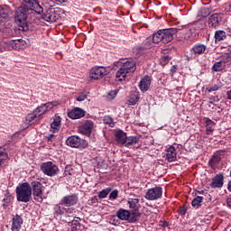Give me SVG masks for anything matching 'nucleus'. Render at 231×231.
Instances as JSON below:
<instances>
[{
    "label": "nucleus",
    "mask_w": 231,
    "mask_h": 231,
    "mask_svg": "<svg viewBox=\"0 0 231 231\" xmlns=\"http://www.w3.org/2000/svg\"><path fill=\"white\" fill-rule=\"evenodd\" d=\"M30 12H35L36 14H42V6L37 2V0H23L21 7H19L15 12L14 20L17 24H19L20 30L26 32L28 30V23H26V19Z\"/></svg>",
    "instance_id": "f257e3e1"
},
{
    "label": "nucleus",
    "mask_w": 231,
    "mask_h": 231,
    "mask_svg": "<svg viewBox=\"0 0 231 231\" xmlns=\"http://www.w3.org/2000/svg\"><path fill=\"white\" fill-rule=\"evenodd\" d=\"M32 186L23 182L16 188V199L21 203H28L32 199Z\"/></svg>",
    "instance_id": "f03ea898"
},
{
    "label": "nucleus",
    "mask_w": 231,
    "mask_h": 231,
    "mask_svg": "<svg viewBox=\"0 0 231 231\" xmlns=\"http://www.w3.org/2000/svg\"><path fill=\"white\" fill-rule=\"evenodd\" d=\"M42 19L47 23H57L60 19L64 10L60 7H50L49 9L42 12Z\"/></svg>",
    "instance_id": "7ed1b4c3"
},
{
    "label": "nucleus",
    "mask_w": 231,
    "mask_h": 231,
    "mask_svg": "<svg viewBox=\"0 0 231 231\" xmlns=\"http://www.w3.org/2000/svg\"><path fill=\"white\" fill-rule=\"evenodd\" d=\"M134 71H136V61L127 60L124 62L121 68L117 70L116 77L117 80L122 82V80H125V77H127L128 73H134Z\"/></svg>",
    "instance_id": "20e7f679"
},
{
    "label": "nucleus",
    "mask_w": 231,
    "mask_h": 231,
    "mask_svg": "<svg viewBox=\"0 0 231 231\" xmlns=\"http://www.w3.org/2000/svg\"><path fill=\"white\" fill-rule=\"evenodd\" d=\"M31 189L32 190V196L34 198V200L38 203H42V183L39 180H33L31 182Z\"/></svg>",
    "instance_id": "39448f33"
},
{
    "label": "nucleus",
    "mask_w": 231,
    "mask_h": 231,
    "mask_svg": "<svg viewBox=\"0 0 231 231\" xmlns=\"http://www.w3.org/2000/svg\"><path fill=\"white\" fill-rule=\"evenodd\" d=\"M41 171L43 172V174H45V176L53 177L59 174V167L57 166V164L51 162L42 163Z\"/></svg>",
    "instance_id": "423d86ee"
},
{
    "label": "nucleus",
    "mask_w": 231,
    "mask_h": 231,
    "mask_svg": "<svg viewBox=\"0 0 231 231\" xmlns=\"http://www.w3.org/2000/svg\"><path fill=\"white\" fill-rule=\"evenodd\" d=\"M66 143L69 147H75L77 149H86V147H88V141L81 139L77 135L69 137Z\"/></svg>",
    "instance_id": "0eeeda50"
},
{
    "label": "nucleus",
    "mask_w": 231,
    "mask_h": 231,
    "mask_svg": "<svg viewBox=\"0 0 231 231\" xmlns=\"http://www.w3.org/2000/svg\"><path fill=\"white\" fill-rule=\"evenodd\" d=\"M163 194V189L162 187H154L149 189L145 193V199L148 201H156V199H160Z\"/></svg>",
    "instance_id": "6e6552de"
},
{
    "label": "nucleus",
    "mask_w": 231,
    "mask_h": 231,
    "mask_svg": "<svg viewBox=\"0 0 231 231\" xmlns=\"http://www.w3.org/2000/svg\"><path fill=\"white\" fill-rule=\"evenodd\" d=\"M107 73L106 67H93L89 72V79H92V80H100V79H104Z\"/></svg>",
    "instance_id": "1a4fd4ad"
},
{
    "label": "nucleus",
    "mask_w": 231,
    "mask_h": 231,
    "mask_svg": "<svg viewBox=\"0 0 231 231\" xmlns=\"http://www.w3.org/2000/svg\"><path fill=\"white\" fill-rule=\"evenodd\" d=\"M162 35V42L164 44H167L174 39V35L178 33L177 28H170V29H163L161 30Z\"/></svg>",
    "instance_id": "9d476101"
},
{
    "label": "nucleus",
    "mask_w": 231,
    "mask_h": 231,
    "mask_svg": "<svg viewBox=\"0 0 231 231\" xmlns=\"http://www.w3.org/2000/svg\"><path fill=\"white\" fill-rule=\"evenodd\" d=\"M55 106H57V104H55L53 102L42 104L40 106H38L37 108H35L34 112L41 118V116H42V115H44L45 113H48V111H51V109H53V107H55Z\"/></svg>",
    "instance_id": "9b49d317"
},
{
    "label": "nucleus",
    "mask_w": 231,
    "mask_h": 231,
    "mask_svg": "<svg viewBox=\"0 0 231 231\" xmlns=\"http://www.w3.org/2000/svg\"><path fill=\"white\" fill-rule=\"evenodd\" d=\"M140 203V199H128V205H129V208H133L134 210V212L133 213L134 217L131 218V222L134 223V221H136L138 219V217H140V213H138V205Z\"/></svg>",
    "instance_id": "f8f14e48"
},
{
    "label": "nucleus",
    "mask_w": 231,
    "mask_h": 231,
    "mask_svg": "<svg viewBox=\"0 0 231 231\" xmlns=\"http://www.w3.org/2000/svg\"><path fill=\"white\" fill-rule=\"evenodd\" d=\"M79 203V197L77 195H68L61 199V205L64 207H73Z\"/></svg>",
    "instance_id": "ddd939ff"
},
{
    "label": "nucleus",
    "mask_w": 231,
    "mask_h": 231,
    "mask_svg": "<svg viewBox=\"0 0 231 231\" xmlns=\"http://www.w3.org/2000/svg\"><path fill=\"white\" fill-rule=\"evenodd\" d=\"M94 124L93 121L91 120H87L85 121L79 127V131L82 134H91V132L93 131V127H94Z\"/></svg>",
    "instance_id": "4468645a"
},
{
    "label": "nucleus",
    "mask_w": 231,
    "mask_h": 231,
    "mask_svg": "<svg viewBox=\"0 0 231 231\" xmlns=\"http://www.w3.org/2000/svg\"><path fill=\"white\" fill-rule=\"evenodd\" d=\"M62 118L60 116H55L53 121L51 123L50 133H59L60 131Z\"/></svg>",
    "instance_id": "2eb2a0df"
},
{
    "label": "nucleus",
    "mask_w": 231,
    "mask_h": 231,
    "mask_svg": "<svg viewBox=\"0 0 231 231\" xmlns=\"http://www.w3.org/2000/svg\"><path fill=\"white\" fill-rule=\"evenodd\" d=\"M222 17L219 14H214L209 16L208 19V26L209 28H217L219 26V23H221Z\"/></svg>",
    "instance_id": "dca6fc26"
},
{
    "label": "nucleus",
    "mask_w": 231,
    "mask_h": 231,
    "mask_svg": "<svg viewBox=\"0 0 231 231\" xmlns=\"http://www.w3.org/2000/svg\"><path fill=\"white\" fill-rule=\"evenodd\" d=\"M151 77L145 76L143 78L139 83V88L143 93H145V91H149V88H151Z\"/></svg>",
    "instance_id": "f3484780"
},
{
    "label": "nucleus",
    "mask_w": 231,
    "mask_h": 231,
    "mask_svg": "<svg viewBox=\"0 0 231 231\" xmlns=\"http://www.w3.org/2000/svg\"><path fill=\"white\" fill-rule=\"evenodd\" d=\"M177 156H178V152H176V148H174V146H170L166 151L167 162H176Z\"/></svg>",
    "instance_id": "a211bd4d"
},
{
    "label": "nucleus",
    "mask_w": 231,
    "mask_h": 231,
    "mask_svg": "<svg viewBox=\"0 0 231 231\" xmlns=\"http://www.w3.org/2000/svg\"><path fill=\"white\" fill-rule=\"evenodd\" d=\"M86 115V112L82 110L81 108H75L68 113L69 118H71L72 120H77L79 118H82Z\"/></svg>",
    "instance_id": "6ab92c4d"
},
{
    "label": "nucleus",
    "mask_w": 231,
    "mask_h": 231,
    "mask_svg": "<svg viewBox=\"0 0 231 231\" xmlns=\"http://www.w3.org/2000/svg\"><path fill=\"white\" fill-rule=\"evenodd\" d=\"M225 180V177L223 174H217L215 176L211 181V187L213 189H221L223 187V181Z\"/></svg>",
    "instance_id": "aec40b11"
},
{
    "label": "nucleus",
    "mask_w": 231,
    "mask_h": 231,
    "mask_svg": "<svg viewBox=\"0 0 231 231\" xmlns=\"http://www.w3.org/2000/svg\"><path fill=\"white\" fill-rule=\"evenodd\" d=\"M116 214L117 219H120L121 221H129V217H131V212L124 208H119Z\"/></svg>",
    "instance_id": "412c9836"
},
{
    "label": "nucleus",
    "mask_w": 231,
    "mask_h": 231,
    "mask_svg": "<svg viewBox=\"0 0 231 231\" xmlns=\"http://www.w3.org/2000/svg\"><path fill=\"white\" fill-rule=\"evenodd\" d=\"M190 51L196 56L203 55V53L207 51V46L205 44L197 43L191 48Z\"/></svg>",
    "instance_id": "4be33fe9"
},
{
    "label": "nucleus",
    "mask_w": 231,
    "mask_h": 231,
    "mask_svg": "<svg viewBox=\"0 0 231 231\" xmlns=\"http://www.w3.org/2000/svg\"><path fill=\"white\" fill-rule=\"evenodd\" d=\"M12 231H20L21 230V225H23V218L21 216L16 215L12 218Z\"/></svg>",
    "instance_id": "5701e85b"
},
{
    "label": "nucleus",
    "mask_w": 231,
    "mask_h": 231,
    "mask_svg": "<svg viewBox=\"0 0 231 231\" xmlns=\"http://www.w3.org/2000/svg\"><path fill=\"white\" fill-rule=\"evenodd\" d=\"M140 100V93L138 91L131 92L127 99L128 106H136Z\"/></svg>",
    "instance_id": "b1692460"
},
{
    "label": "nucleus",
    "mask_w": 231,
    "mask_h": 231,
    "mask_svg": "<svg viewBox=\"0 0 231 231\" xmlns=\"http://www.w3.org/2000/svg\"><path fill=\"white\" fill-rule=\"evenodd\" d=\"M127 134L124 131H118L116 133V142L121 145H125Z\"/></svg>",
    "instance_id": "393cba45"
},
{
    "label": "nucleus",
    "mask_w": 231,
    "mask_h": 231,
    "mask_svg": "<svg viewBox=\"0 0 231 231\" xmlns=\"http://www.w3.org/2000/svg\"><path fill=\"white\" fill-rule=\"evenodd\" d=\"M8 152H6V149L0 148V167H5L6 163H8Z\"/></svg>",
    "instance_id": "a878e982"
},
{
    "label": "nucleus",
    "mask_w": 231,
    "mask_h": 231,
    "mask_svg": "<svg viewBox=\"0 0 231 231\" xmlns=\"http://www.w3.org/2000/svg\"><path fill=\"white\" fill-rule=\"evenodd\" d=\"M9 42L11 50H21L24 45V41L23 40H11Z\"/></svg>",
    "instance_id": "bb28decb"
},
{
    "label": "nucleus",
    "mask_w": 231,
    "mask_h": 231,
    "mask_svg": "<svg viewBox=\"0 0 231 231\" xmlns=\"http://www.w3.org/2000/svg\"><path fill=\"white\" fill-rule=\"evenodd\" d=\"M40 118L38 115L33 111L32 114H29L25 117V122L32 125V124H35L37 122V119Z\"/></svg>",
    "instance_id": "cd10ccee"
},
{
    "label": "nucleus",
    "mask_w": 231,
    "mask_h": 231,
    "mask_svg": "<svg viewBox=\"0 0 231 231\" xmlns=\"http://www.w3.org/2000/svg\"><path fill=\"white\" fill-rule=\"evenodd\" d=\"M225 39H226V32L225 31H216L215 42H220V41H225Z\"/></svg>",
    "instance_id": "c85d7f7f"
},
{
    "label": "nucleus",
    "mask_w": 231,
    "mask_h": 231,
    "mask_svg": "<svg viewBox=\"0 0 231 231\" xmlns=\"http://www.w3.org/2000/svg\"><path fill=\"white\" fill-rule=\"evenodd\" d=\"M205 124H206L207 134H211V133L214 132V125H216V123L211 119L207 118L205 121Z\"/></svg>",
    "instance_id": "c756f323"
},
{
    "label": "nucleus",
    "mask_w": 231,
    "mask_h": 231,
    "mask_svg": "<svg viewBox=\"0 0 231 231\" xmlns=\"http://www.w3.org/2000/svg\"><path fill=\"white\" fill-rule=\"evenodd\" d=\"M139 140H140V138H138V136L126 137L125 145V147H128L129 145H136V143H138Z\"/></svg>",
    "instance_id": "7c9ffc66"
},
{
    "label": "nucleus",
    "mask_w": 231,
    "mask_h": 231,
    "mask_svg": "<svg viewBox=\"0 0 231 231\" xmlns=\"http://www.w3.org/2000/svg\"><path fill=\"white\" fill-rule=\"evenodd\" d=\"M163 42L162 30H159L156 33L152 35V43L158 44V42Z\"/></svg>",
    "instance_id": "2f4dec72"
},
{
    "label": "nucleus",
    "mask_w": 231,
    "mask_h": 231,
    "mask_svg": "<svg viewBox=\"0 0 231 231\" xmlns=\"http://www.w3.org/2000/svg\"><path fill=\"white\" fill-rule=\"evenodd\" d=\"M201 203H203V197L198 196L195 199H193L191 206L194 208H199V207H201Z\"/></svg>",
    "instance_id": "473e14b6"
},
{
    "label": "nucleus",
    "mask_w": 231,
    "mask_h": 231,
    "mask_svg": "<svg viewBox=\"0 0 231 231\" xmlns=\"http://www.w3.org/2000/svg\"><path fill=\"white\" fill-rule=\"evenodd\" d=\"M79 226H80V217H76L72 220L71 230L72 231H78Z\"/></svg>",
    "instance_id": "72a5a7b5"
},
{
    "label": "nucleus",
    "mask_w": 231,
    "mask_h": 231,
    "mask_svg": "<svg viewBox=\"0 0 231 231\" xmlns=\"http://www.w3.org/2000/svg\"><path fill=\"white\" fill-rule=\"evenodd\" d=\"M103 122L108 127H115V121L109 116H105L103 118Z\"/></svg>",
    "instance_id": "f704fd0d"
},
{
    "label": "nucleus",
    "mask_w": 231,
    "mask_h": 231,
    "mask_svg": "<svg viewBox=\"0 0 231 231\" xmlns=\"http://www.w3.org/2000/svg\"><path fill=\"white\" fill-rule=\"evenodd\" d=\"M224 66H225L224 61H218L213 65L212 69L213 71H222Z\"/></svg>",
    "instance_id": "c9c22d12"
},
{
    "label": "nucleus",
    "mask_w": 231,
    "mask_h": 231,
    "mask_svg": "<svg viewBox=\"0 0 231 231\" xmlns=\"http://www.w3.org/2000/svg\"><path fill=\"white\" fill-rule=\"evenodd\" d=\"M88 95H89L88 91L80 92L76 100L78 102H84V100L88 99Z\"/></svg>",
    "instance_id": "e433bc0d"
},
{
    "label": "nucleus",
    "mask_w": 231,
    "mask_h": 231,
    "mask_svg": "<svg viewBox=\"0 0 231 231\" xmlns=\"http://www.w3.org/2000/svg\"><path fill=\"white\" fill-rule=\"evenodd\" d=\"M211 12L212 11H210L208 8L202 7V8H200L199 14L201 15V17H208V15H210Z\"/></svg>",
    "instance_id": "4c0bfd02"
},
{
    "label": "nucleus",
    "mask_w": 231,
    "mask_h": 231,
    "mask_svg": "<svg viewBox=\"0 0 231 231\" xmlns=\"http://www.w3.org/2000/svg\"><path fill=\"white\" fill-rule=\"evenodd\" d=\"M221 162V157H219V155H214L211 160L209 161V165L211 167H214V165H216V163H219Z\"/></svg>",
    "instance_id": "58836bf2"
},
{
    "label": "nucleus",
    "mask_w": 231,
    "mask_h": 231,
    "mask_svg": "<svg viewBox=\"0 0 231 231\" xmlns=\"http://www.w3.org/2000/svg\"><path fill=\"white\" fill-rule=\"evenodd\" d=\"M219 89H221V85L215 84L211 87H208L206 91H208V93H213V91H218Z\"/></svg>",
    "instance_id": "ea45409f"
},
{
    "label": "nucleus",
    "mask_w": 231,
    "mask_h": 231,
    "mask_svg": "<svg viewBox=\"0 0 231 231\" xmlns=\"http://www.w3.org/2000/svg\"><path fill=\"white\" fill-rule=\"evenodd\" d=\"M109 192H111V189H105L99 192L98 198L100 199H104V198H107V194H109Z\"/></svg>",
    "instance_id": "a19ab883"
},
{
    "label": "nucleus",
    "mask_w": 231,
    "mask_h": 231,
    "mask_svg": "<svg viewBox=\"0 0 231 231\" xmlns=\"http://www.w3.org/2000/svg\"><path fill=\"white\" fill-rule=\"evenodd\" d=\"M5 8L6 5H0V18L2 19H6V17H8Z\"/></svg>",
    "instance_id": "79ce46f5"
},
{
    "label": "nucleus",
    "mask_w": 231,
    "mask_h": 231,
    "mask_svg": "<svg viewBox=\"0 0 231 231\" xmlns=\"http://www.w3.org/2000/svg\"><path fill=\"white\" fill-rule=\"evenodd\" d=\"M118 217L116 216H112L110 218H109V224L110 225H114L115 226L120 225V220H118V218H116Z\"/></svg>",
    "instance_id": "37998d69"
},
{
    "label": "nucleus",
    "mask_w": 231,
    "mask_h": 231,
    "mask_svg": "<svg viewBox=\"0 0 231 231\" xmlns=\"http://www.w3.org/2000/svg\"><path fill=\"white\" fill-rule=\"evenodd\" d=\"M2 48H4L5 51H12V46L10 45V41L2 43Z\"/></svg>",
    "instance_id": "c03bdc74"
},
{
    "label": "nucleus",
    "mask_w": 231,
    "mask_h": 231,
    "mask_svg": "<svg viewBox=\"0 0 231 231\" xmlns=\"http://www.w3.org/2000/svg\"><path fill=\"white\" fill-rule=\"evenodd\" d=\"M116 95H118V90H112L108 93V100H113L116 97Z\"/></svg>",
    "instance_id": "a18cd8bd"
},
{
    "label": "nucleus",
    "mask_w": 231,
    "mask_h": 231,
    "mask_svg": "<svg viewBox=\"0 0 231 231\" xmlns=\"http://www.w3.org/2000/svg\"><path fill=\"white\" fill-rule=\"evenodd\" d=\"M116 198H118V190L117 189H114L110 195H109V199H116Z\"/></svg>",
    "instance_id": "49530a36"
},
{
    "label": "nucleus",
    "mask_w": 231,
    "mask_h": 231,
    "mask_svg": "<svg viewBox=\"0 0 231 231\" xmlns=\"http://www.w3.org/2000/svg\"><path fill=\"white\" fill-rule=\"evenodd\" d=\"M64 210H65V209H62V208H60V206H56V207H55V212H56V214H59L60 216H62V214H64Z\"/></svg>",
    "instance_id": "de8ad7c7"
},
{
    "label": "nucleus",
    "mask_w": 231,
    "mask_h": 231,
    "mask_svg": "<svg viewBox=\"0 0 231 231\" xmlns=\"http://www.w3.org/2000/svg\"><path fill=\"white\" fill-rule=\"evenodd\" d=\"M55 134L56 133H51L49 134V136H47V140L48 142H53V138H55Z\"/></svg>",
    "instance_id": "09e8293b"
},
{
    "label": "nucleus",
    "mask_w": 231,
    "mask_h": 231,
    "mask_svg": "<svg viewBox=\"0 0 231 231\" xmlns=\"http://www.w3.org/2000/svg\"><path fill=\"white\" fill-rule=\"evenodd\" d=\"M179 214H180V216H185V214H187V209L185 208H180Z\"/></svg>",
    "instance_id": "8fccbe9b"
},
{
    "label": "nucleus",
    "mask_w": 231,
    "mask_h": 231,
    "mask_svg": "<svg viewBox=\"0 0 231 231\" xmlns=\"http://www.w3.org/2000/svg\"><path fill=\"white\" fill-rule=\"evenodd\" d=\"M145 48H151V42H149V40L145 41Z\"/></svg>",
    "instance_id": "3c124183"
},
{
    "label": "nucleus",
    "mask_w": 231,
    "mask_h": 231,
    "mask_svg": "<svg viewBox=\"0 0 231 231\" xmlns=\"http://www.w3.org/2000/svg\"><path fill=\"white\" fill-rule=\"evenodd\" d=\"M67 214H73V208H67L65 209Z\"/></svg>",
    "instance_id": "603ef678"
},
{
    "label": "nucleus",
    "mask_w": 231,
    "mask_h": 231,
    "mask_svg": "<svg viewBox=\"0 0 231 231\" xmlns=\"http://www.w3.org/2000/svg\"><path fill=\"white\" fill-rule=\"evenodd\" d=\"M227 98L228 100H231V89L229 91H227Z\"/></svg>",
    "instance_id": "864d4df0"
},
{
    "label": "nucleus",
    "mask_w": 231,
    "mask_h": 231,
    "mask_svg": "<svg viewBox=\"0 0 231 231\" xmlns=\"http://www.w3.org/2000/svg\"><path fill=\"white\" fill-rule=\"evenodd\" d=\"M227 189L229 192H231V180L228 182Z\"/></svg>",
    "instance_id": "5fc2aeb1"
},
{
    "label": "nucleus",
    "mask_w": 231,
    "mask_h": 231,
    "mask_svg": "<svg viewBox=\"0 0 231 231\" xmlns=\"http://www.w3.org/2000/svg\"><path fill=\"white\" fill-rule=\"evenodd\" d=\"M163 60L165 62H169V56H164Z\"/></svg>",
    "instance_id": "6e6d98bb"
},
{
    "label": "nucleus",
    "mask_w": 231,
    "mask_h": 231,
    "mask_svg": "<svg viewBox=\"0 0 231 231\" xmlns=\"http://www.w3.org/2000/svg\"><path fill=\"white\" fill-rule=\"evenodd\" d=\"M58 3H66L68 0H56Z\"/></svg>",
    "instance_id": "4d7b16f0"
},
{
    "label": "nucleus",
    "mask_w": 231,
    "mask_h": 231,
    "mask_svg": "<svg viewBox=\"0 0 231 231\" xmlns=\"http://www.w3.org/2000/svg\"><path fill=\"white\" fill-rule=\"evenodd\" d=\"M216 102V99H210L209 104H214Z\"/></svg>",
    "instance_id": "13d9d810"
}]
</instances>
